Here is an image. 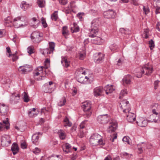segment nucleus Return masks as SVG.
<instances>
[{
    "instance_id": "62",
    "label": "nucleus",
    "mask_w": 160,
    "mask_h": 160,
    "mask_svg": "<svg viewBox=\"0 0 160 160\" xmlns=\"http://www.w3.org/2000/svg\"><path fill=\"white\" fill-rule=\"evenodd\" d=\"M11 56H12V59L13 62H14L15 61H16L18 59V57L15 54H12Z\"/></svg>"
},
{
    "instance_id": "2",
    "label": "nucleus",
    "mask_w": 160,
    "mask_h": 160,
    "mask_svg": "<svg viewBox=\"0 0 160 160\" xmlns=\"http://www.w3.org/2000/svg\"><path fill=\"white\" fill-rule=\"evenodd\" d=\"M101 23V19L100 18H96L93 19L91 22V32H93L95 33H98L99 31L98 27Z\"/></svg>"
},
{
    "instance_id": "14",
    "label": "nucleus",
    "mask_w": 160,
    "mask_h": 160,
    "mask_svg": "<svg viewBox=\"0 0 160 160\" xmlns=\"http://www.w3.org/2000/svg\"><path fill=\"white\" fill-rule=\"evenodd\" d=\"M104 57V54L101 52L95 54L94 55V59L95 62L97 63H99L102 62Z\"/></svg>"
},
{
    "instance_id": "13",
    "label": "nucleus",
    "mask_w": 160,
    "mask_h": 160,
    "mask_svg": "<svg viewBox=\"0 0 160 160\" xmlns=\"http://www.w3.org/2000/svg\"><path fill=\"white\" fill-rule=\"evenodd\" d=\"M136 123L139 126L144 127L148 125V121L147 120L142 117L138 118L136 121Z\"/></svg>"
},
{
    "instance_id": "41",
    "label": "nucleus",
    "mask_w": 160,
    "mask_h": 160,
    "mask_svg": "<svg viewBox=\"0 0 160 160\" xmlns=\"http://www.w3.org/2000/svg\"><path fill=\"white\" fill-rule=\"evenodd\" d=\"M23 99L24 102H29L30 100L28 94L25 92H23Z\"/></svg>"
},
{
    "instance_id": "43",
    "label": "nucleus",
    "mask_w": 160,
    "mask_h": 160,
    "mask_svg": "<svg viewBox=\"0 0 160 160\" xmlns=\"http://www.w3.org/2000/svg\"><path fill=\"white\" fill-rule=\"evenodd\" d=\"M23 66L27 72L31 71L32 70V66L31 65H26Z\"/></svg>"
},
{
    "instance_id": "32",
    "label": "nucleus",
    "mask_w": 160,
    "mask_h": 160,
    "mask_svg": "<svg viewBox=\"0 0 160 160\" xmlns=\"http://www.w3.org/2000/svg\"><path fill=\"white\" fill-rule=\"evenodd\" d=\"M114 125H115L116 127H118V123L117 122H116V121H115L113 120H112L111 121H110L109 125L108 128H109V130H111L110 129H111V128L114 127Z\"/></svg>"
},
{
    "instance_id": "34",
    "label": "nucleus",
    "mask_w": 160,
    "mask_h": 160,
    "mask_svg": "<svg viewBox=\"0 0 160 160\" xmlns=\"http://www.w3.org/2000/svg\"><path fill=\"white\" fill-rule=\"evenodd\" d=\"M64 122H65L64 126L65 127H71L72 126V123L70 122L68 118L67 117H65L64 120Z\"/></svg>"
},
{
    "instance_id": "16",
    "label": "nucleus",
    "mask_w": 160,
    "mask_h": 160,
    "mask_svg": "<svg viewBox=\"0 0 160 160\" xmlns=\"http://www.w3.org/2000/svg\"><path fill=\"white\" fill-rule=\"evenodd\" d=\"M10 138V136L8 135L3 136L1 140L2 144L5 146H8L11 143V140Z\"/></svg>"
},
{
    "instance_id": "19",
    "label": "nucleus",
    "mask_w": 160,
    "mask_h": 160,
    "mask_svg": "<svg viewBox=\"0 0 160 160\" xmlns=\"http://www.w3.org/2000/svg\"><path fill=\"white\" fill-rule=\"evenodd\" d=\"M128 112V114L127 115V120L129 122H132L135 121L136 120V115L133 113Z\"/></svg>"
},
{
    "instance_id": "6",
    "label": "nucleus",
    "mask_w": 160,
    "mask_h": 160,
    "mask_svg": "<svg viewBox=\"0 0 160 160\" xmlns=\"http://www.w3.org/2000/svg\"><path fill=\"white\" fill-rule=\"evenodd\" d=\"M128 101L126 100H123L121 102L119 107L120 109L125 113L129 112L130 110Z\"/></svg>"
},
{
    "instance_id": "58",
    "label": "nucleus",
    "mask_w": 160,
    "mask_h": 160,
    "mask_svg": "<svg viewBox=\"0 0 160 160\" xmlns=\"http://www.w3.org/2000/svg\"><path fill=\"white\" fill-rule=\"evenodd\" d=\"M129 138L128 137L125 136L122 139V141L124 142H126L128 143H129Z\"/></svg>"
},
{
    "instance_id": "25",
    "label": "nucleus",
    "mask_w": 160,
    "mask_h": 160,
    "mask_svg": "<svg viewBox=\"0 0 160 160\" xmlns=\"http://www.w3.org/2000/svg\"><path fill=\"white\" fill-rule=\"evenodd\" d=\"M61 62L65 67L67 68L69 66L70 62L67 60L66 57L62 56Z\"/></svg>"
},
{
    "instance_id": "17",
    "label": "nucleus",
    "mask_w": 160,
    "mask_h": 160,
    "mask_svg": "<svg viewBox=\"0 0 160 160\" xmlns=\"http://www.w3.org/2000/svg\"><path fill=\"white\" fill-rule=\"evenodd\" d=\"M104 91V90L102 87L100 86L97 87L94 89V94L96 97L102 95Z\"/></svg>"
},
{
    "instance_id": "38",
    "label": "nucleus",
    "mask_w": 160,
    "mask_h": 160,
    "mask_svg": "<svg viewBox=\"0 0 160 160\" xmlns=\"http://www.w3.org/2000/svg\"><path fill=\"white\" fill-rule=\"evenodd\" d=\"M51 18L52 20L56 21L58 18V16L57 11H55L52 14Z\"/></svg>"
},
{
    "instance_id": "8",
    "label": "nucleus",
    "mask_w": 160,
    "mask_h": 160,
    "mask_svg": "<svg viewBox=\"0 0 160 160\" xmlns=\"http://www.w3.org/2000/svg\"><path fill=\"white\" fill-rule=\"evenodd\" d=\"M101 138V136L98 134H95L92 135L90 137L89 142L92 146L98 145V142Z\"/></svg>"
},
{
    "instance_id": "56",
    "label": "nucleus",
    "mask_w": 160,
    "mask_h": 160,
    "mask_svg": "<svg viewBox=\"0 0 160 160\" xmlns=\"http://www.w3.org/2000/svg\"><path fill=\"white\" fill-rule=\"evenodd\" d=\"M155 13L156 14L160 13V7L159 6H156L155 7Z\"/></svg>"
},
{
    "instance_id": "4",
    "label": "nucleus",
    "mask_w": 160,
    "mask_h": 160,
    "mask_svg": "<svg viewBox=\"0 0 160 160\" xmlns=\"http://www.w3.org/2000/svg\"><path fill=\"white\" fill-rule=\"evenodd\" d=\"M43 36L42 33H40L36 31L32 33L31 38L34 42L37 43L40 42L42 40Z\"/></svg>"
},
{
    "instance_id": "39",
    "label": "nucleus",
    "mask_w": 160,
    "mask_h": 160,
    "mask_svg": "<svg viewBox=\"0 0 160 160\" xmlns=\"http://www.w3.org/2000/svg\"><path fill=\"white\" fill-rule=\"evenodd\" d=\"M120 155L123 158L129 159L130 158L131 155L126 152H123L121 153Z\"/></svg>"
},
{
    "instance_id": "12",
    "label": "nucleus",
    "mask_w": 160,
    "mask_h": 160,
    "mask_svg": "<svg viewBox=\"0 0 160 160\" xmlns=\"http://www.w3.org/2000/svg\"><path fill=\"white\" fill-rule=\"evenodd\" d=\"M9 108L4 104H0V115L5 116L6 115L8 112Z\"/></svg>"
},
{
    "instance_id": "53",
    "label": "nucleus",
    "mask_w": 160,
    "mask_h": 160,
    "mask_svg": "<svg viewBox=\"0 0 160 160\" xmlns=\"http://www.w3.org/2000/svg\"><path fill=\"white\" fill-rule=\"evenodd\" d=\"M159 81L158 80L155 81L154 83V88L155 89H156L158 88V84L159 82Z\"/></svg>"
},
{
    "instance_id": "46",
    "label": "nucleus",
    "mask_w": 160,
    "mask_h": 160,
    "mask_svg": "<svg viewBox=\"0 0 160 160\" xmlns=\"http://www.w3.org/2000/svg\"><path fill=\"white\" fill-rule=\"evenodd\" d=\"M19 71L22 74H25L27 72L23 66H20L19 67Z\"/></svg>"
},
{
    "instance_id": "52",
    "label": "nucleus",
    "mask_w": 160,
    "mask_h": 160,
    "mask_svg": "<svg viewBox=\"0 0 160 160\" xmlns=\"http://www.w3.org/2000/svg\"><path fill=\"white\" fill-rule=\"evenodd\" d=\"M120 32L122 33V34H124L125 33V32H126V31H128V32H130V30L128 29H125L124 28H120Z\"/></svg>"
},
{
    "instance_id": "64",
    "label": "nucleus",
    "mask_w": 160,
    "mask_h": 160,
    "mask_svg": "<svg viewBox=\"0 0 160 160\" xmlns=\"http://www.w3.org/2000/svg\"><path fill=\"white\" fill-rule=\"evenodd\" d=\"M72 95L74 96L77 93V90L76 88H74L73 89H72Z\"/></svg>"
},
{
    "instance_id": "36",
    "label": "nucleus",
    "mask_w": 160,
    "mask_h": 160,
    "mask_svg": "<svg viewBox=\"0 0 160 160\" xmlns=\"http://www.w3.org/2000/svg\"><path fill=\"white\" fill-rule=\"evenodd\" d=\"M66 101L65 97H63L62 99L58 102V105L59 106H62L65 105Z\"/></svg>"
},
{
    "instance_id": "49",
    "label": "nucleus",
    "mask_w": 160,
    "mask_h": 160,
    "mask_svg": "<svg viewBox=\"0 0 160 160\" xmlns=\"http://www.w3.org/2000/svg\"><path fill=\"white\" fill-rule=\"evenodd\" d=\"M41 21L42 24L43 25V27L45 28L47 27V24L46 22L45 19L44 18L42 17Z\"/></svg>"
},
{
    "instance_id": "1",
    "label": "nucleus",
    "mask_w": 160,
    "mask_h": 160,
    "mask_svg": "<svg viewBox=\"0 0 160 160\" xmlns=\"http://www.w3.org/2000/svg\"><path fill=\"white\" fill-rule=\"evenodd\" d=\"M153 71V67L149 64L146 65L143 67L141 68H138L136 70L137 72V74H136V76L140 78L142 77V75L145 72V75H150Z\"/></svg>"
},
{
    "instance_id": "27",
    "label": "nucleus",
    "mask_w": 160,
    "mask_h": 160,
    "mask_svg": "<svg viewBox=\"0 0 160 160\" xmlns=\"http://www.w3.org/2000/svg\"><path fill=\"white\" fill-rule=\"evenodd\" d=\"M73 26L71 28V32L72 33L78 32L79 30V28L76 23L73 24Z\"/></svg>"
},
{
    "instance_id": "44",
    "label": "nucleus",
    "mask_w": 160,
    "mask_h": 160,
    "mask_svg": "<svg viewBox=\"0 0 160 160\" xmlns=\"http://www.w3.org/2000/svg\"><path fill=\"white\" fill-rule=\"evenodd\" d=\"M118 127H116V126L115 125L114 126V127H111V130H109V128H108L107 129V131L109 133H111V132H114L116 129H117Z\"/></svg>"
},
{
    "instance_id": "59",
    "label": "nucleus",
    "mask_w": 160,
    "mask_h": 160,
    "mask_svg": "<svg viewBox=\"0 0 160 160\" xmlns=\"http://www.w3.org/2000/svg\"><path fill=\"white\" fill-rule=\"evenodd\" d=\"M105 144V143L101 138V137L100 138L99 140H98V144H99L100 145H104Z\"/></svg>"
},
{
    "instance_id": "37",
    "label": "nucleus",
    "mask_w": 160,
    "mask_h": 160,
    "mask_svg": "<svg viewBox=\"0 0 160 160\" xmlns=\"http://www.w3.org/2000/svg\"><path fill=\"white\" fill-rule=\"evenodd\" d=\"M27 52L30 54H31L34 52V47L33 46H31L29 47L27 49Z\"/></svg>"
},
{
    "instance_id": "5",
    "label": "nucleus",
    "mask_w": 160,
    "mask_h": 160,
    "mask_svg": "<svg viewBox=\"0 0 160 160\" xmlns=\"http://www.w3.org/2000/svg\"><path fill=\"white\" fill-rule=\"evenodd\" d=\"M88 72L87 70L84 71L81 73L82 75H83V76H82V75L79 74L77 76V81L83 84L86 83L89 79V78L87 76H85L84 75L87 74V73Z\"/></svg>"
},
{
    "instance_id": "18",
    "label": "nucleus",
    "mask_w": 160,
    "mask_h": 160,
    "mask_svg": "<svg viewBox=\"0 0 160 160\" xmlns=\"http://www.w3.org/2000/svg\"><path fill=\"white\" fill-rule=\"evenodd\" d=\"M148 121L150 122H158L160 121V118L159 116H157L155 114H152L149 118Z\"/></svg>"
},
{
    "instance_id": "42",
    "label": "nucleus",
    "mask_w": 160,
    "mask_h": 160,
    "mask_svg": "<svg viewBox=\"0 0 160 160\" xmlns=\"http://www.w3.org/2000/svg\"><path fill=\"white\" fill-rule=\"evenodd\" d=\"M62 34L63 35H67L68 34V30L67 26H64L62 28Z\"/></svg>"
},
{
    "instance_id": "23",
    "label": "nucleus",
    "mask_w": 160,
    "mask_h": 160,
    "mask_svg": "<svg viewBox=\"0 0 160 160\" xmlns=\"http://www.w3.org/2000/svg\"><path fill=\"white\" fill-rule=\"evenodd\" d=\"M31 6V5L25 1H23L21 2L20 7L24 11H26Z\"/></svg>"
},
{
    "instance_id": "54",
    "label": "nucleus",
    "mask_w": 160,
    "mask_h": 160,
    "mask_svg": "<svg viewBox=\"0 0 160 160\" xmlns=\"http://www.w3.org/2000/svg\"><path fill=\"white\" fill-rule=\"evenodd\" d=\"M149 32L148 29H144V33L145 34V38H148V33Z\"/></svg>"
},
{
    "instance_id": "55",
    "label": "nucleus",
    "mask_w": 160,
    "mask_h": 160,
    "mask_svg": "<svg viewBox=\"0 0 160 160\" xmlns=\"http://www.w3.org/2000/svg\"><path fill=\"white\" fill-rule=\"evenodd\" d=\"M87 121V120H84L82 121L79 125L80 128L83 129L85 127V122Z\"/></svg>"
},
{
    "instance_id": "7",
    "label": "nucleus",
    "mask_w": 160,
    "mask_h": 160,
    "mask_svg": "<svg viewBox=\"0 0 160 160\" xmlns=\"http://www.w3.org/2000/svg\"><path fill=\"white\" fill-rule=\"evenodd\" d=\"M110 118L108 114L100 115L98 118V121L101 124H105L108 122Z\"/></svg>"
},
{
    "instance_id": "22",
    "label": "nucleus",
    "mask_w": 160,
    "mask_h": 160,
    "mask_svg": "<svg viewBox=\"0 0 160 160\" xmlns=\"http://www.w3.org/2000/svg\"><path fill=\"white\" fill-rule=\"evenodd\" d=\"M57 133L61 139L63 140L65 139L66 135L65 131L63 130H58L57 132Z\"/></svg>"
},
{
    "instance_id": "61",
    "label": "nucleus",
    "mask_w": 160,
    "mask_h": 160,
    "mask_svg": "<svg viewBox=\"0 0 160 160\" xmlns=\"http://www.w3.org/2000/svg\"><path fill=\"white\" fill-rule=\"evenodd\" d=\"M85 56V53H79V58L81 60H83Z\"/></svg>"
},
{
    "instance_id": "11",
    "label": "nucleus",
    "mask_w": 160,
    "mask_h": 160,
    "mask_svg": "<svg viewBox=\"0 0 160 160\" xmlns=\"http://www.w3.org/2000/svg\"><path fill=\"white\" fill-rule=\"evenodd\" d=\"M10 123L8 118H7L5 120H3L0 123V131H2L5 128L8 130L9 128Z\"/></svg>"
},
{
    "instance_id": "35",
    "label": "nucleus",
    "mask_w": 160,
    "mask_h": 160,
    "mask_svg": "<svg viewBox=\"0 0 160 160\" xmlns=\"http://www.w3.org/2000/svg\"><path fill=\"white\" fill-rule=\"evenodd\" d=\"M49 43V47L48 48L49 49L50 52L53 53V50L54 49L55 43L53 42H50Z\"/></svg>"
},
{
    "instance_id": "21",
    "label": "nucleus",
    "mask_w": 160,
    "mask_h": 160,
    "mask_svg": "<svg viewBox=\"0 0 160 160\" xmlns=\"http://www.w3.org/2000/svg\"><path fill=\"white\" fill-rule=\"evenodd\" d=\"M36 109L35 108H33L32 109H30L28 112V115L30 117H36L38 114L39 112L37 111L38 112H36Z\"/></svg>"
},
{
    "instance_id": "51",
    "label": "nucleus",
    "mask_w": 160,
    "mask_h": 160,
    "mask_svg": "<svg viewBox=\"0 0 160 160\" xmlns=\"http://www.w3.org/2000/svg\"><path fill=\"white\" fill-rule=\"evenodd\" d=\"M143 9L146 14L150 12L149 9L148 7L143 6Z\"/></svg>"
},
{
    "instance_id": "30",
    "label": "nucleus",
    "mask_w": 160,
    "mask_h": 160,
    "mask_svg": "<svg viewBox=\"0 0 160 160\" xmlns=\"http://www.w3.org/2000/svg\"><path fill=\"white\" fill-rule=\"evenodd\" d=\"M11 18L8 17L6 18L4 21L5 25L7 27H9L12 23V22L10 20Z\"/></svg>"
},
{
    "instance_id": "45",
    "label": "nucleus",
    "mask_w": 160,
    "mask_h": 160,
    "mask_svg": "<svg viewBox=\"0 0 160 160\" xmlns=\"http://www.w3.org/2000/svg\"><path fill=\"white\" fill-rule=\"evenodd\" d=\"M51 53H52L50 52L49 49L48 48L43 49V52L42 53V54L44 55H45L46 54H48Z\"/></svg>"
},
{
    "instance_id": "47",
    "label": "nucleus",
    "mask_w": 160,
    "mask_h": 160,
    "mask_svg": "<svg viewBox=\"0 0 160 160\" xmlns=\"http://www.w3.org/2000/svg\"><path fill=\"white\" fill-rule=\"evenodd\" d=\"M148 44H149V47L151 50L153 49L154 47L155 46L154 43V41L151 39L149 42Z\"/></svg>"
},
{
    "instance_id": "29",
    "label": "nucleus",
    "mask_w": 160,
    "mask_h": 160,
    "mask_svg": "<svg viewBox=\"0 0 160 160\" xmlns=\"http://www.w3.org/2000/svg\"><path fill=\"white\" fill-rule=\"evenodd\" d=\"M101 38L99 37H95V38L91 40L92 43L95 44H100Z\"/></svg>"
},
{
    "instance_id": "60",
    "label": "nucleus",
    "mask_w": 160,
    "mask_h": 160,
    "mask_svg": "<svg viewBox=\"0 0 160 160\" xmlns=\"http://www.w3.org/2000/svg\"><path fill=\"white\" fill-rule=\"evenodd\" d=\"M40 151V150L38 148H35V149L33 150V152L36 154H37L39 153Z\"/></svg>"
},
{
    "instance_id": "48",
    "label": "nucleus",
    "mask_w": 160,
    "mask_h": 160,
    "mask_svg": "<svg viewBox=\"0 0 160 160\" xmlns=\"http://www.w3.org/2000/svg\"><path fill=\"white\" fill-rule=\"evenodd\" d=\"M110 48L112 51H115L117 50L118 47L115 44H113L111 45Z\"/></svg>"
},
{
    "instance_id": "9",
    "label": "nucleus",
    "mask_w": 160,
    "mask_h": 160,
    "mask_svg": "<svg viewBox=\"0 0 160 160\" xmlns=\"http://www.w3.org/2000/svg\"><path fill=\"white\" fill-rule=\"evenodd\" d=\"M20 96L19 94L13 93L10 97V102L12 104H16L20 100Z\"/></svg>"
},
{
    "instance_id": "28",
    "label": "nucleus",
    "mask_w": 160,
    "mask_h": 160,
    "mask_svg": "<svg viewBox=\"0 0 160 160\" xmlns=\"http://www.w3.org/2000/svg\"><path fill=\"white\" fill-rule=\"evenodd\" d=\"M39 137V136H38L37 133L33 134L32 136V141L34 144L36 145L38 143V140Z\"/></svg>"
},
{
    "instance_id": "57",
    "label": "nucleus",
    "mask_w": 160,
    "mask_h": 160,
    "mask_svg": "<svg viewBox=\"0 0 160 160\" xmlns=\"http://www.w3.org/2000/svg\"><path fill=\"white\" fill-rule=\"evenodd\" d=\"M43 68H44L45 69H47L48 68V67L45 66L44 67L43 66L39 67L37 68V69L40 72H42V71Z\"/></svg>"
},
{
    "instance_id": "33",
    "label": "nucleus",
    "mask_w": 160,
    "mask_h": 160,
    "mask_svg": "<svg viewBox=\"0 0 160 160\" xmlns=\"http://www.w3.org/2000/svg\"><path fill=\"white\" fill-rule=\"evenodd\" d=\"M37 3L38 6L41 8L44 7L45 4V2L44 0H38Z\"/></svg>"
},
{
    "instance_id": "40",
    "label": "nucleus",
    "mask_w": 160,
    "mask_h": 160,
    "mask_svg": "<svg viewBox=\"0 0 160 160\" xmlns=\"http://www.w3.org/2000/svg\"><path fill=\"white\" fill-rule=\"evenodd\" d=\"M127 93L126 89H124L122 90L120 93V96L119 97V98L120 99H121L122 98V97L126 95L127 94Z\"/></svg>"
},
{
    "instance_id": "24",
    "label": "nucleus",
    "mask_w": 160,
    "mask_h": 160,
    "mask_svg": "<svg viewBox=\"0 0 160 160\" xmlns=\"http://www.w3.org/2000/svg\"><path fill=\"white\" fill-rule=\"evenodd\" d=\"M19 148L18 144L16 143H13L11 147V150L13 155L16 154L19 151Z\"/></svg>"
},
{
    "instance_id": "15",
    "label": "nucleus",
    "mask_w": 160,
    "mask_h": 160,
    "mask_svg": "<svg viewBox=\"0 0 160 160\" xmlns=\"http://www.w3.org/2000/svg\"><path fill=\"white\" fill-rule=\"evenodd\" d=\"M115 14L116 13L112 10H109L103 13L104 17L107 18H113Z\"/></svg>"
},
{
    "instance_id": "3",
    "label": "nucleus",
    "mask_w": 160,
    "mask_h": 160,
    "mask_svg": "<svg viewBox=\"0 0 160 160\" xmlns=\"http://www.w3.org/2000/svg\"><path fill=\"white\" fill-rule=\"evenodd\" d=\"M26 20V18L24 16H19L15 18L12 24L15 28H18L23 26V23Z\"/></svg>"
},
{
    "instance_id": "63",
    "label": "nucleus",
    "mask_w": 160,
    "mask_h": 160,
    "mask_svg": "<svg viewBox=\"0 0 160 160\" xmlns=\"http://www.w3.org/2000/svg\"><path fill=\"white\" fill-rule=\"evenodd\" d=\"M7 52L9 54L8 57H10L11 56L12 54H11V52L10 50V48L9 47H7L6 48Z\"/></svg>"
},
{
    "instance_id": "26",
    "label": "nucleus",
    "mask_w": 160,
    "mask_h": 160,
    "mask_svg": "<svg viewBox=\"0 0 160 160\" xmlns=\"http://www.w3.org/2000/svg\"><path fill=\"white\" fill-rule=\"evenodd\" d=\"M114 90V89L113 88L112 85L109 86L108 85L105 87L104 90L105 92L106 93L108 94L109 93L112 92Z\"/></svg>"
},
{
    "instance_id": "20",
    "label": "nucleus",
    "mask_w": 160,
    "mask_h": 160,
    "mask_svg": "<svg viewBox=\"0 0 160 160\" xmlns=\"http://www.w3.org/2000/svg\"><path fill=\"white\" fill-rule=\"evenodd\" d=\"M82 108L85 112L89 111L91 108V104L88 102H85L82 103Z\"/></svg>"
},
{
    "instance_id": "50",
    "label": "nucleus",
    "mask_w": 160,
    "mask_h": 160,
    "mask_svg": "<svg viewBox=\"0 0 160 160\" xmlns=\"http://www.w3.org/2000/svg\"><path fill=\"white\" fill-rule=\"evenodd\" d=\"M117 133H114L112 135H111V138H110V140L112 142H113L114 140L117 138Z\"/></svg>"
},
{
    "instance_id": "10",
    "label": "nucleus",
    "mask_w": 160,
    "mask_h": 160,
    "mask_svg": "<svg viewBox=\"0 0 160 160\" xmlns=\"http://www.w3.org/2000/svg\"><path fill=\"white\" fill-rule=\"evenodd\" d=\"M133 78L130 75L128 74L125 75L122 80V84L124 86L131 84Z\"/></svg>"
},
{
    "instance_id": "31",
    "label": "nucleus",
    "mask_w": 160,
    "mask_h": 160,
    "mask_svg": "<svg viewBox=\"0 0 160 160\" xmlns=\"http://www.w3.org/2000/svg\"><path fill=\"white\" fill-rule=\"evenodd\" d=\"M64 148H63V151L64 152H66V153H68L69 152V149L71 148V146L70 145L67 143L64 145Z\"/></svg>"
}]
</instances>
